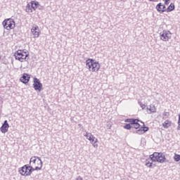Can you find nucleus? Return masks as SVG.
<instances>
[{"label": "nucleus", "instance_id": "nucleus-1", "mask_svg": "<svg viewBox=\"0 0 180 180\" xmlns=\"http://www.w3.org/2000/svg\"><path fill=\"white\" fill-rule=\"evenodd\" d=\"M150 159L146 160L145 165L148 168H151L153 167V162H160V164H164V162H169L168 160L165 158V155L162 153L155 152L153 154L150 155Z\"/></svg>", "mask_w": 180, "mask_h": 180}, {"label": "nucleus", "instance_id": "nucleus-2", "mask_svg": "<svg viewBox=\"0 0 180 180\" xmlns=\"http://www.w3.org/2000/svg\"><path fill=\"white\" fill-rule=\"evenodd\" d=\"M86 67L92 72H98L101 69V64L93 58H89L86 60Z\"/></svg>", "mask_w": 180, "mask_h": 180}, {"label": "nucleus", "instance_id": "nucleus-3", "mask_svg": "<svg viewBox=\"0 0 180 180\" xmlns=\"http://www.w3.org/2000/svg\"><path fill=\"white\" fill-rule=\"evenodd\" d=\"M14 56L15 60H18L20 63H23L24 61H27V57H29V53H23V51L18 50L14 53Z\"/></svg>", "mask_w": 180, "mask_h": 180}, {"label": "nucleus", "instance_id": "nucleus-4", "mask_svg": "<svg viewBox=\"0 0 180 180\" xmlns=\"http://www.w3.org/2000/svg\"><path fill=\"white\" fill-rule=\"evenodd\" d=\"M3 27L6 30H11V29H15V20L12 18H8L3 21Z\"/></svg>", "mask_w": 180, "mask_h": 180}, {"label": "nucleus", "instance_id": "nucleus-5", "mask_svg": "<svg viewBox=\"0 0 180 180\" xmlns=\"http://www.w3.org/2000/svg\"><path fill=\"white\" fill-rule=\"evenodd\" d=\"M30 165L39 167V168H43V161H41V158L37 156H33L30 160Z\"/></svg>", "mask_w": 180, "mask_h": 180}, {"label": "nucleus", "instance_id": "nucleus-6", "mask_svg": "<svg viewBox=\"0 0 180 180\" xmlns=\"http://www.w3.org/2000/svg\"><path fill=\"white\" fill-rule=\"evenodd\" d=\"M160 36L162 41H168L171 39V32L163 30V32L160 33Z\"/></svg>", "mask_w": 180, "mask_h": 180}, {"label": "nucleus", "instance_id": "nucleus-7", "mask_svg": "<svg viewBox=\"0 0 180 180\" xmlns=\"http://www.w3.org/2000/svg\"><path fill=\"white\" fill-rule=\"evenodd\" d=\"M33 82V88L34 89V90L39 91L40 92V91L43 89V84H41V82H40V80L37 77L34 78Z\"/></svg>", "mask_w": 180, "mask_h": 180}, {"label": "nucleus", "instance_id": "nucleus-8", "mask_svg": "<svg viewBox=\"0 0 180 180\" xmlns=\"http://www.w3.org/2000/svg\"><path fill=\"white\" fill-rule=\"evenodd\" d=\"M9 129V124L8 123V120H5L0 128V131L1 133L5 134V133H8V130Z\"/></svg>", "mask_w": 180, "mask_h": 180}, {"label": "nucleus", "instance_id": "nucleus-9", "mask_svg": "<svg viewBox=\"0 0 180 180\" xmlns=\"http://www.w3.org/2000/svg\"><path fill=\"white\" fill-rule=\"evenodd\" d=\"M31 33L33 34L34 37L37 38L40 34V29H39V26H33L31 29Z\"/></svg>", "mask_w": 180, "mask_h": 180}, {"label": "nucleus", "instance_id": "nucleus-10", "mask_svg": "<svg viewBox=\"0 0 180 180\" xmlns=\"http://www.w3.org/2000/svg\"><path fill=\"white\" fill-rule=\"evenodd\" d=\"M27 169V165L22 166L21 168H19L18 171L20 175L22 176H29V172H26Z\"/></svg>", "mask_w": 180, "mask_h": 180}, {"label": "nucleus", "instance_id": "nucleus-11", "mask_svg": "<svg viewBox=\"0 0 180 180\" xmlns=\"http://www.w3.org/2000/svg\"><path fill=\"white\" fill-rule=\"evenodd\" d=\"M20 82L22 84H27L30 81V75L27 73H24L20 79Z\"/></svg>", "mask_w": 180, "mask_h": 180}, {"label": "nucleus", "instance_id": "nucleus-12", "mask_svg": "<svg viewBox=\"0 0 180 180\" xmlns=\"http://www.w3.org/2000/svg\"><path fill=\"white\" fill-rule=\"evenodd\" d=\"M27 169H28L29 176H30V175H32V172H33V171H40V169H41V167H40L39 166H36L35 168H33V165H27Z\"/></svg>", "mask_w": 180, "mask_h": 180}, {"label": "nucleus", "instance_id": "nucleus-13", "mask_svg": "<svg viewBox=\"0 0 180 180\" xmlns=\"http://www.w3.org/2000/svg\"><path fill=\"white\" fill-rule=\"evenodd\" d=\"M140 120L139 119H135L134 123L131 124L132 125V129H140V124L139 123Z\"/></svg>", "mask_w": 180, "mask_h": 180}, {"label": "nucleus", "instance_id": "nucleus-14", "mask_svg": "<svg viewBox=\"0 0 180 180\" xmlns=\"http://www.w3.org/2000/svg\"><path fill=\"white\" fill-rule=\"evenodd\" d=\"M30 4H31V8H32L33 11H36L38 6H40V4H39V1H32L30 2Z\"/></svg>", "mask_w": 180, "mask_h": 180}, {"label": "nucleus", "instance_id": "nucleus-15", "mask_svg": "<svg viewBox=\"0 0 180 180\" xmlns=\"http://www.w3.org/2000/svg\"><path fill=\"white\" fill-rule=\"evenodd\" d=\"M156 9H157L158 12H159L160 13H164V12L166 11V10H162V3H159L157 4Z\"/></svg>", "mask_w": 180, "mask_h": 180}, {"label": "nucleus", "instance_id": "nucleus-16", "mask_svg": "<svg viewBox=\"0 0 180 180\" xmlns=\"http://www.w3.org/2000/svg\"><path fill=\"white\" fill-rule=\"evenodd\" d=\"M90 142L94 146V148H98V143H98V139L95 138V136H92Z\"/></svg>", "mask_w": 180, "mask_h": 180}, {"label": "nucleus", "instance_id": "nucleus-17", "mask_svg": "<svg viewBox=\"0 0 180 180\" xmlns=\"http://www.w3.org/2000/svg\"><path fill=\"white\" fill-rule=\"evenodd\" d=\"M25 12L27 13H32L33 12V8H32V4H27L25 7Z\"/></svg>", "mask_w": 180, "mask_h": 180}, {"label": "nucleus", "instance_id": "nucleus-18", "mask_svg": "<svg viewBox=\"0 0 180 180\" xmlns=\"http://www.w3.org/2000/svg\"><path fill=\"white\" fill-rule=\"evenodd\" d=\"M175 9V5L174 4H170V5L167 7V8L166 9V11L167 13L169 12H172V11H174Z\"/></svg>", "mask_w": 180, "mask_h": 180}, {"label": "nucleus", "instance_id": "nucleus-19", "mask_svg": "<svg viewBox=\"0 0 180 180\" xmlns=\"http://www.w3.org/2000/svg\"><path fill=\"white\" fill-rule=\"evenodd\" d=\"M147 110H150L151 113H155V112H157V108H155V105H150L149 108H147Z\"/></svg>", "mask_w": 180, "mask_h": 180}, {"label": "nucleus", "instance_id": "nucleus-20", "mask_svg": "<svg viewBox=\"0 0 180 180\" xmlns=\"http://www.w3.org/2000/svg\"><path fill=\"white\" fill-rule=\"evenodd\" d=\"M162 126L164 127V129H168V127H170L171 126V121L169 120H166L163 124Z\"/></svg>", "mask_w": 180, "mask_h": 180}, {"label": "nucleus", "instance_id": "nucleus-21", "mask_svg": "<svg viewBox=\"0 0 180 180\" xmlns=\"http://www.w3.org/2000/svg\"><path fill=\"white\" fill-rule=\"evenodd\" d=\"M135 119L134 118H128L124 120L126 123H130V124H132V123L134 122Z\"/></svg>", "mask_w": 180, "mask_h": 180}, {"label": "nucleus", "instance_id": "nucleus-22", "mask_svg": "<svg viewBox=\"0 0 180 180\" xmlns=\"http://www.w3.org/2000/svg\"><path fill=\"white\" fill-rule=\"evenodd\" d=\"M135 133L136 134H144V131H143V127H141L139 129H138V130H136V131H135Z\"/></svg>", "mask_w": 180, "mask_h": 180}, {"label": "nucleus", "instance_id": "nucleus-23", "mask_svg": "<svg viewBox=\"0 0 180 180\" xmlns=\"http://www.w3.org/2000/svg\"><path fill=\"white\" fill-rule=\"evenodd\" d=\"M174 160L176 161V162H178L180 161V155H178L176 153L174 154Z\"/></svg>", "mask_w": 180, "mask_h": 180}, {"label": "nucleus", "instance_id": "nucleus-24", "mask_svg": "<svg viewBox=\"0 0 180 180\" xmlns=\"http://www.w3.org/2000/svg\"><path fill=\"white\" fill-rule=\"evenodd\" d=\"M124 129H126L127 130H130V129H133V127L131 124H126L124 126Z\"/></svg>", "mask_w": 180, "mask_h": 180}, {"label": "nucleus", "instance_id": "nucleus-25", "mask_svg": "<svg viewBox=\"0 0 180 180\" xmlns=\"http://www.w3.org/2000/svg\"><path fill=\"white\" fill-rule=\"evenodd\" d=\"M141 123H143V127H142V130H143V132L146 133V131H148L149 128L148 127H144V122H141Z\"/></svg>", "mask_w": 180, "mask_h": 180}, {"label": "nucleus", "instance_id": "nucleus-26", "mask_svg": "<svg viewBox=\"0 0 180 180\" xmlns=\"http://www.w3.org/2000/svg\"><path fill=\"white\" fill-rule=\"evenodd\" d=\"M139 105L141 106L142 109H146V105L143 104L141 101H139Z\"/></svg>", "mask_w": 180, "mask_h": 180}, {"label": "nucleus", "instance_id": "nucleus-27", "mask_svg": "<svg viewBox=\"0 0 180 180\" xmlns=\"http://www.w3.org/2000/svg\"><path fill=\"white\" fill-rule=\"evenodd\" d=\"M91 136V133L86 132V134H84V136L88 139L89 136Z\"/></svg>", "mask_w": 180, "mask_h": 180}, {"label": "nucleus", "instance_id": "nucleus-28", "mask_svg": "<svg viewBox=\"0 0 180 180\" xmlns=\"http://www.w3.org/2000/svg\"><path fill=\"white\" fill-rule=\"evenodd\" d=\"M92 137H94V135H92V134H90V136H89V138H87V140H89V141H91Z\"/></svg>", "mask_w": 180, "mask_h": 180}, {"label": "nucleus", "instance_id": "nucleus-29", "mask_svg": "<svg viewBox=\"0 0 180 180\" xmlns=\"http://www.w3.org/2000/svg\"><path fill=\"white\" fill-rule=\"evenodd\" d=\"M171 0H165V5H169V1Z\"/></svg>", "mask_w": 180, "mask_h": 180}, {"label": "nucleus", "instance_id": "nucleus-30", "mask_svg": "<svg viewBox=\"0 0 180 180\" xmlns=\"http://www.w3.org/2000/svg\"><path fill=\"white\" fill-rule=\"evenodd\" d=\"M162 11H167L165 5L162 4Z\"/></svg>", "mask_w": 180, "mask_h": 180}, {"label": "nucleus", "instance_id": "nucleus-31", "mask_svg": "<svg viewBox=\"0 0 180 180\" xmlns=\"http://www.w3.org/2000/svg\"><path fill=\"white\" fill-rule=\"evenodd\" d=\"M22 51H23V54H25V55L29 54V52L26 51L25 50H22Z\"/></svg>", "mask_w": 180, "mask_h": 180}, {"label": "nucleus", "instance_id": "nucleus-32", "mask_svg": "<svg viewBox=\"0 0 180 180\" xmlns=\"http://www.w3.org/2000/svg\"><path fill=\"white\" fill-rule=\"evenodd\" d=\"M169 113V112H164V116H168Z\"/></svg>", "mask_w": 180, "mask_h": 180}, {"label": "nucleus", "instance_id": "nucleus-33", "mask_svg": "<svg viewBox=\"0 0 180 180\" xmlns=\"http://www.w3.org/2000/svg\"><path fill=\"white\" fill-rule=\"evenodd\" d=\"M76 180H82V177L79 176L78 178Z\"/></svg>", "mask_w": 180, "mask_h": 180}, {"label": "nucleus", "instance_id": "nucleus-34", "mask_svg": "<svg viewBox=\"0 0 180 180\" xmlns=\"http://www.w3.org/2000/svg\"><path fill=\"white\" fill-rule=\"evenodd\" d=\"M150 2H157L158 0H149Z\"/></svg>", "mask_w": 180, "mask_h": 180}, {"label": "nucleus", "instance_id": "nucleus-35", "mask_svg": "<svg viewBox=\"0 0 180 180\" xmlns=\"http://www.w3.org/2000/svg\"><path fill=\"white\" fill-rule=\"evenodd\" d=\"M26 172H29V169H26Z\"/></svg>", "mask_w": 180, "mask_h": 180}, {"label": "nucleus", "instance_id": "nucleus-36", "mask_svg": "<svg viewBox=\"0 0 180 180\" xmlns=\"http://www.w3.org/2000/svg\"><path fill=\"white\" fill-rule=\"evenodd\" d=\"M0 59H1V56H0Z\"/></svg>", "mask_w": 180, "mask_h": 180}]
</instances>
